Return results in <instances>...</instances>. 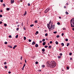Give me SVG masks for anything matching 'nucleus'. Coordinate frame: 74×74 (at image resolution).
I'll use <instances>...</instances> for the list:
<instances>
[{"label":"nucleus","instance_id":"0e129e2a","mask_svg":"<svg viewBox=\"0 0 74 74\" xmlns=\"http://www.w3.org/2000/svg\"><path fill=\"white\" fill-rule=\"evenodd\" d=\"M24 69V67H23L22 69V70H23Z\"/></svg>","mask_w":74,"mask_h":74},{"label":"nucleus","instance_id":"338daca9","mask_svg":"<svg viewBox=\"0 0 74 74\" xmlns=\"http://www.w3.org/2000/svg\"><path fill=\"white\" fill-rule=\"evenodd\" d=\"M25 63H26V60L25 59Z\"/></svg>","mask_w":74,"mask_h":74},{"label":"nucleus","instance_id":"6ab92c4d","mask_svg":"<svg viewBox=\"0 0 74 74\" xmlns=\"http://www.w3.org/2000/svg\"><path fill=\"white\" fill-rule=\"evenodd\" d=\"M38 62L37 61H36L35 62V64H38Z\"/></svg>","mask_w":74,"mask_h":74},{"label":"nucleus","instance_id":"b1692460","mask_svg":"<svg viewBox=\"0 0 74 74\" xmlns=\"http://www.w3.org/2000/svg\"><path fill=\"white\" fill-rule=\"evenodd\" d=\"M69 45H70V43H67V47H68Z\"/></svg>","mask_w":74,"mask_h":74},{"label":"nucleus","instance_id":"de8ad7c7","mask_svg":"<svg viewBox=\"0 0 74 74\" xmlns=\"http://www.w3.org/2000/svg\"><path fill=\"white\" fill-rule=\"evenodd\" d=\"M64 35V33H62V36H63Z\"/></svg>","mask_w":74,"mask_h":74},{"label":"nucleus","instance_id":"58836bf2","mask_svg":"<svg viewBox=\"0 0 74 74\" xmlns=\"http://www.w3.org/2000/svg\"><path fill=\"white\" fill-rule=\"evenodd\" d=\"M7 24L5 23L4 24V26L5 27V26H7Z\"/></svg>","mask_w":74,"mask_h":74},{"label":"nucleus","instance_id":"864d4df0","mask_svg":"<svg viewBox=\"0 0 74 74\" xmlns=\"http://www.w3.org/2000/svg\"><path fill=\"white\" fill-rule=\"evenodd\" d=\"M2 21H0V24H2Z\"/></svg>","mask_w":74,"mask_h":74},{"label":"nucleus","instance_id":"4468645a","mask_svg":"<svg viewBox=\"0 0 74 74\" xmlns=\"http://www.w3.org/2000/svg\"><path fill=\"white\" fill-rule=\"evenodd\" d=\"M55 43L57 45H58V44H59V43L57 41H56L55 42Z\"/></svg>","mask_w":74,"mask_h":74},{"label":"nucleus","instance_id":"ea45409f","mask_svg":"<svg viewBox=\"0 0 74 74\" xmlns=\"http://www.w3.org/2000/svg\"><path fill=\"white\" fill-rule=\"evenodd\" d=\"M48 46H45V48H47L48 47Z\"/></svg>","mask_w":74,"mask_h":74},{"label":"nucleus","instance_id":"f3484780","mask_svg":"<svg viewBox=\"0 0 74 74\" xmlns=\"http://www.w3.org/2000/svg\"><path fill=\"white\" fill-rule=\"evenodd\" d=\"M65 13L66 15H68V14H69V13L67 12H65Z\"/></svg>","mask_w":74,"mask_h":74},{"label":"nucleus","instance_id":"412c9836","mask_svg":"<svg viewBox=\"0 0 74 74\" xmlns=\"http://www.w3.org/2000/svg\"><path fill=\"white\" fill-rule=\"evenodd\" d=\"M24 40H26V37H24Z\"/></svg>","mask_w":74,"mask_h":74},{"label":"nucleus","instance_id":"37998d69","mask_svg":"<svg viewBox=\"0 0 74 74\" xmlns=\"http://www.w3.org/2000/svg\"><path fill=\"white\" fill-rule=\"evenodd\" d=\"M37 20H36L35 21V23H37Z\"/></svg>","mask_w":74,"mask_h":74},{"label":"nucleus","instance_id":"bb28decb","mask_svg":"<svg viewBox=\"0 0 74 74\" xmlns=\"http://www.w3.org/2000/svg\"><path fill=\"white\" fill-rule=\"evenodd\" d=\"M66 69L67 70H69V66H67L66 67Z\"/></svg>","mask_w":74,"mask_h":74},{"label":"nucleus","instance_id":"393cba45","mask_svg":"<svg viewBox=\"0 0 74 74\" xmlns=\"http://www.w3.org/2000/svg\"><path fill=\"white\" fill-rule=\"evenodd\" d=\"M4 67H5V69H7V66H5Z\"/></svg>","mask_w":74,"mask_h":74},{"label":"nucleus","instance_id":"0eeeda50","mask_svg":"<svg viewBox=\"0 0 74 74\" xmlns=\"http://www.w3.org/2000/svg\"><path fill=\"white\" fill-rule=\"evenodd\" d=\"M35 44H36V42H35L33 41L32 43V45H34Z\"/></svg>","mask_w":74,"mask_h":74},{"label":"nucleus","instance_id":"9b49d317","mask_svg":"<svg viewBox=\"0 0 74 74\" xmlns=\"http://www.w3.org/2000/svg\"><path fill=\"white\" fill-rule=\"evenodd\" d=\"M46 44V43H45V42H44L42 43L43 45H44V46Z\"/></svg>","mask_w":74,"mask_h":74},{"label":"nucleus","instance_id":"e433bc0d","mask_svg":"<svg viewBox=\"0 0 74 74\" xmlns=\"http://www.w3.org/2000/svg\"><path fill=\"white\" fill-rule=\"evenodd\" d=\"M2 17H3V16L1 14L0 15V18H2Z\"/></svg>","mask_w":74,"mask_h":74},{"label":"nucleus","instance_id":"c03bdc74","mask_svg":"<svg viewBox=\"0 0 74 74\" xmlns=\"http://www.w3.org/2000/svg\"><path fill=\"white\" fill-rule=\"evenodd\" d=\"M60 56H62V53H60Z\"/></svg>","mask_w":74,"mask_h":74},{"label":"nucleus","instance_id":"72a5a7b5","mask_svg":"<svg viewBox=\"0 0 74 74\" xmlns=\"http://www.w3.org/2000/svg\"><path fill=\"white\" fill-rule=\"evenodd\" d=\"M47 36H48V34L46 33L45 34V36H46V37H47Z\"/></svg>","mask_w":74,"mask_h":74},{"label":"nucleus","instance_id":"39448f33","mask_svg":"<svg viewBox=\"0 0 74 74\" xmlns=\"http://www.w3.org/2000/svg\"><path fill=\"white\" fill-rule=\"evenodd\" d=\"M55 25H53L52 26V30H53V29H55Z\"/></svg>","mask_w":74,"mask_h":74},{"label":"nucleus","instance_id":"a18cd8bd","mask_svg":"<svg viewBox=\"0 0 74 74\" xmlns=\"http://www.w3.org/2000/svg\"><path fill=\"white\" fill-rule=\"evenodd\" d=\"M0 1L1 3H2V2H3V0H1Z\"/></svg>","mask_w":74,"mask_h":74},{"label":"nucleus","instance_id":"c9c22d12","mask_svg":"<svg viewBox=\"0 0 74 74\" xmlns=\"http://www.w3.org/2000/svg\"><path fill=\"white\" fill-rule=\"evenodd\" d=\"M26 66V64H24L23 66V67H25V66Z\"/></svg>","mask_w":74,"mask_h":74},{"label":"nucleus","instance_id":"8fccbe9b","mask_svg":"<svg viewBox=\"0 0 74 74\" xmlns=\"http://www.w3.org/2000/svg\"><path fill=\"white\" fill-rule=\"evenodd\" d=\"M5 44H7V42H5Z\"/></svg>","mask_w":74,"mask_h":74},{"label":"nucleus","instance_id":"c756f323","mask_svg":"<svg viewBox=\"0 0 74 74\" xmlns=\"http://www.w3.org/2000/svg\"><path fill=\"white\" fill-rule=\"evenodd\" d=\"M53 33L54 34H56V33H57V32L56 31V32H53Z\"/></svg>","mask_w":74,"mask_h":74},{"label":"nucleus","instance_id":"2eb2a0df","mask_svg":"<svg viewBox=\"0 0 74 74\" xmlns=\"http://www.w3.org/2000/svg\"><path fill=\"white\" fill-rule=\"evenodd\" d=\"M48 48H49V49H51V48H52V46L50 45L49 46Z\"/></svg>","mask_w":74,"mask_h":74},{"label":"nucleus","instance_id":"6e6d98bb","mask_svg":"<svg viewBox=\"0 0 74 74\" xmlns=\"http://www.w3.org/2000/svg\"><path fill=\"white\" fill-rule=\"evenodd\" d=\"M70 60H73V58H70Z\"/></svg>","mask_w":74,"mask_h":74},{"label":"nucleus","instance_id":"3c124183","mask_svg":"<svg viewBox=\"0 0 74 74\" xmlns=\"http://www.w3.org/2000/svg\"><path fill=\"white\" fill-rule=\"evenodd\" d=\"M50 44H52V41H50Z\"/></svg>","mask_w":74,"mask_h":74},{"label":"nucleus","instance_id":"a19ab883","mask_svg":"<svg viewBox=\"0 0 74 74\" xmlns=\"http://www.w3.org/2000/svg\"><path fill=\"white\" fill-rule=\"evenodd\" d=\"M56 37L57 38H59V35H57Z\"/></svg>","mask_w":74,"mask_h":74},{"label":"nucleus","instance_id":"bf43d9fd","mask_svg":"<svg viewBox=\"0 0 74 74\" xmlns=\"http://www.w3.org/2000/svg\"><path fill=\"white\" fill-rule=\"evenodd\" d=\"M22 56H21V60H22Z\"/></svg>","mask_w":74,"mask_h":74},{"label":"nucleus","instance_id":"f257e3e1","mask_svg":"<svg viewBox=\"0 0 74 74\" xmlns=\"http://www.w3.org/2000/svg\"><path fill=\"white\" fill-rule=\"evenodd\" d=\"M47 65H49V66L51 68L55 67L56 66V62L54 61H51L50 64L49 63V61H48L47 62Z\"/></svg>","mask_w":74,"mask_h":74},{"label":"nucleus","instance_id":"7c9ffc66","mask_svg":"<svg viewBox=\"0 0 74 74\" xmlns=\"http://www.w3.org/2000/svg\"><path fill=\"white\" fill-rule=\"evenodd\" d=\"M57 25H60V23L58 22L57 23Z\"/></svg>","mask_w":74,"mask_h":74},{"label":"nucleus","instance_id":"13d9d810","mask_svg":"<svg viewBox=\"0 0 74 74\" xmlns=\"http://www.w3.org/2000/svg\"><path fill=\"white\" fill-rule=\"evenodd\" d=\"M39 42L40 43H41V42H42V40H40L39 41Z\"/></svg>","mask_w":74,"mask_h":74},{"label":"nucleus","instance_id":"473e14b6","mask_svg":"<svg viewBox=\"0 0 74 74\" xmlns=\"http://www.w3.org/2000/svg\"><path fill=\"white\" fill-rule=\"evenodd\" d=\"M33 26H34V25L32 24L30 25V27H33Z\"/></svg>","mask_w":74,"mask_h":74},{"label":"nucleus","instance_id":"49530a36","mask_svg":"<svg viewBox=\"0 0 74 74\" xmlns=\"http://www.w3.org/2000/svg\"><path fill=\"white\" fill-rule=\"evenodd\" d=\"M16 30L17 31H18V30H19V28H16Z\"/></svg>","mask_w":74,"mask_h":74},{"label":"nucleus","instance_id":"dca6fc26","mask_svg":"<svg viewBox=\"0 0 74 74\" xmlns=\"http://www.w3.org/2000/svg\"><path fill=\"white\" fill-rule=\"evenodd\" d=\"M2 5L4 7H5V3H3Z\"/></svg>","mask_w":74,"mask_h":74},{"label":"nucleus","instance_id":"09e8293b","mask_svg":"<svg viewBox=\"0 0 74 74\" xmlns=\"http://www.w3.org/2000/svg\"><path fill=\"white\" fill-rule=\"evenodd\" d=\"M4 64H7V62H5L4 63Z\"/></svg>","mask_w":74,"mask_h":74},{"label":"nucleus","instance_id":"7ed1b4c3","mask_svg":"<svg viewBox=\"0 0 74 74\" xmlns=\"http://www.w3.org/2000/svg\"><path fill=\"white\" fill-rule=\"evenodd\" d=\"M51 26H50V24H48L47 25V27L49 29H52V25H51Z\"/></svg>","mask_w":74,"mask_h":74},{"label":"nucleus","instance_id":"052dcab7","mask_svg":"<svg viewBox=\"0 0 74 74\" xmlns=\"http://www.w3.org/2000/svg\"><path fill=\"white\" fill-rule=\"evenodd\" d=\"M11 72H10V71H9L8 72V73L9 74H11Z\"/></svg>","mask_w":74,"mask_h":74},{"label":"nucleus","instance_id":"4c0bfd02","mask_svg":"<svg viewBox=\"0 0 74 74\" xmlns=\"http://www.w3.org/2000/svg\"><path fill=\"white\" fill-rule=\"evenodd\" d=\"M65 41H68V39H65Z\"/></svg>","mask_w":74,"mask_h":74},{"label":"nucleus","instance_id":"1a4fd4ad","mask_svg":"<svg viewBox=\"0 0 74 74\" xmlns=\"http://www.w3.org/2000/svg\"><path fill=\"white\" fill-rule=\"evenodd\" d=\"M16 47H17V45H14L13 48V49H15V48H16Z\"/></svg>","mask_w":74,"mask_h":74},{"label":"nucleus","instance_id":"2f4dec72","mask_svg":"<svg viewBox=\"0 0 74 74\" xmlns=\"http://www.w3.org/2000/svg\"><path fill=\"white\" fill-rule=\"evenodd\" d=\"M69 55L70 56H71L72 55V53H69Z\"/></svg>","mask_w":74,"mask_h":74},{"label":"nucleus","instance_id":"774afa93","mask_svg":"<svg viewBox=\"0 0 74 74\" xmlns=\"http://www.w3.org/2000/svg\"><path fill=\"white\" fill-rule=\"evenodd\" d=\"M46 40H48V38H46Z\"/></svg>","mask_w":74,"mask_h":74},{"label":"nucleus","instance_id":"f03ea898","mask_svg":"<svg viewBox=\"0 0 74 74\" xmlns=\"http://www.w3.org/2000/svg\"><path fill=\"white\" fill-rule=\"evenodd\" d=\"M71 26L72 27H74V18H72L71 20ZM72 30L74 31V28H72Z\"/></svg>","mask_w":74,"mask_h":74},{"label":"nucleus","instance_id":"5fc2aeb1","mask_svg":"<svg viewBox=\"0 0 74 74\" xmlns=\"http://www.w3.org/2000/svg\"><path fill=\"white\" fill-rule=\"evenodd\" d=\"M24 29L25 30H26V28H25V27H24Z\"/></svg>","mask_w":74,"mask_h":74},{"label":"nucleus","instance_id":"20e7f679","mask_svg":"<svg viewBox=\"0 0 74 74\" xmlns=\"http://www.w3.org/2000/svg\"><path fill=\"white\" fill-rule=\"evenodd\" d=\"M49 10H50V9L49 8L47 9L45 11V13H47L48 12V11H49Z\"/></svg>","mask_w":74,"mask_h":74},{"label":"nucleus","instance_id":"ddd939ff","mask_svg":"<svg viewBox=\"0 0 74 74\" xmlns=\"http://www.w3.org/2000/svg\"><path fill=\"white\" fill-rule=\"evenodd\" d=\"M42 52H45V49H42Z\"/></svg>","mask_w":74,"mask_h":74},{"label":"nucleus","instance_id":"6e6552de","mask_svg":"<svg viewBox=\"0 0 74 74\" xmlns=\"http://www.w3.org/2000/svg\"><path fill=\"white\" fill-rule=\"evenodd\" d=\"M27 14V12L26 11H25V14H23L24 16H25Z\"/></svg>","mask_w":74,"mask_h":74},{"label":"nucleus","instance_id":"4d7b16f0","mask_svg":"<svg viewBox=\"0 0 74 74\" xmlns=\"http://www.w3.org/2000/svg\"><path fill=\"white\" fill-rule=\"evenodd\" d=\"M50 23H51V20L50 21V22L49 23V25H50Z\"/></svg>","mask_w":74,"mask_h":74},{"label":"nucleus","instance_id":"423d86ee","mask_svg":"<svg viewBox=\"0 0 74 74\" xmlns=\"http://www.w3.org/2000/svg\"><path fill=\"white\" fill-rule=\"evenodd\" d=\"M14 3V0H11V4H12V3Z\"/></svg>","mask_w":74,"mask_h":74},{"label":"nucleus","instance_id":"a211bd4d","mask_svg":"<svg viewBox=\"0 0 74 74\" xmlns=\"http://www.w3.org/2000/svg\"><path fill=\"white\" fill-rule=\"evenodd\" d=\"M37 34H38V32L36 31V34H35L36 35H37Z\"/></svg>","mask_w":74,"mask_h":74},{"label":"nucleus","instance_id":"4be33fe9","mask_svg":"<svg viewBox=\"0 0 74 74\" xmlns=\"http://www.w3.org/2000/svg\"><path fill=\"white\" fill-rule=\"evenodd\" d=\"M45 39H43L42 40V42H44V41H45Z\"/></svg>","mask_w":74,"mask_h":74},{"label":"nucleus","instance_id":"603ef678","mask_svg":"<svg viewBox=\"0 0 74 74\" xmlns=\"http://www.w3.org/2000/svg\"><path fill=\"white\" fill-rule=\"evenodd\" d=\"M28 6H30V3H28Z\"/></svg>","mask_w":74,"mask_h":74},{"label":"nucleus","instance_id":"aec40b11","mask_svg":"<svg viewBox=\"0 0 74 74\" xmlns=\"http://www.w3.org/2000/svg\"><path fill=\"white\" fill-rule=\"evenodd\" d=\"M61 57H61V56H58V59H60V58H61Z\"/></svg>","mask_w":74,"mask_h":74},{"label":"nucleus","instance_id":"f704fd0d","mask_svg":"<svg viewBox=\"0 0 74 74\" xmlns=\"http://www.w3.org/2000/svg\"><path fill=\"white\" fill-rule=\"evenodd\" d=\"M9 38H11L12 37V36H11V35H9Z\"/></svg>","mask_w":74,"mask_h":74},{"label":"nucleus","instance_id":"cd10ccee","mask_svg":"<svg viewBox=\"0 0 74 74\" xmlns=\"http://www.w3.org/2000/svg\"><path fill=\"white\" fill-rule=\"evenodd\" d=\"M16 38H18V35H17L15 36Z\"/></svg>","mask_w":74,"mask_h":74},{"label":"nucleus","instance_id":"680f3d73","mask_svg":"<svg viewBox=\"0 0 74 74\" xmlns=\"http://www.w3.org/2000/svg\"><path fill=\"white\" fill-rule=\"evenodd\" d=\"M0 12H3V11L2 10H0Z\"/></svg>","mask_w":74,"mask_h":74},{"label":"nucleus","instance_id":"79ce46f5","mask_svg":"<svg viewBox=\"0 0 74 74\" xmlns=\"http://www.w3.org/2000/svg\"><path fill=\"white\" fill-rule=\"evenodd\" d=\"M28 41L29 42H31V41H32V40L30 39H29Z\"/></svg>","mask_w":74,"mask_h":74},{"label":"nucleus","instance_id":"c85d7f7f","mask_svg":"<svg viewBox=\"0 0 74 74\" xmlns=\"http://www.w3.org/2000/svg\"><path fill=\"white\" fill-rule=\"evenodd\" d=\"M6 10H7V11H9V10H10V9L9 8H7L6 9Z\"/></svg>","mask_w":74,"mask_h":74},{"label":"nucleus","instance_id":"69168bd1","mask_svg":"<svg viewBox=\"0 0 74 74\" xmlns=\"http://www.w3.org/2000/svg\"><path fill=\"white\" fill-rule=\"evenodd\" d=\"M59 19H61V17H60V16H59Z\"/></svg>","mask_w":74,"mask_h":74},{"label":"nucleus","instance_id":"9d476101","mask_svg":"<svg viewBox=\"0 0 74 74\" xmlns=\"http://www.w3.org/2000/svg\"><path fill=\"white\" fill-rule=\"evenodd\" d=\"M38 47V44H36L35 45V47L37 48Z\"/></svg>","mask_w":74,"mask_h":74},{"label":"nucleus","instance_id":"f8f14e48","mask_svg":"<svg viewBox=\"0 0 74 74\" xmlns=\"http://www.w3.org/2000/svg\"><path fill=\"white\" fill-rule=\"evenodd\" d=\"M8 47H9L10 48H12V46H11V45H8Z\"/></svg>","mask_w":74,"mask_h":74},{"label":"nucleus","instance_id":"a878e982","mask_svg":"<svg viewBox=\"0 0 74 74\" xmlns=\"http://www.w3.org/2000/svg\"><path fill=\"white\" fill-rule=\"evenodd\" d=\"M42 67H43V68H44V67H45V65H42Z\"/></svg>","mask_w":74,"mask_h":74},{"label":"nucleus","instance_id":"e2e57ef3","mask_svg":"<svg viewBox=\"0 0 74 74\" xmlns=\"http://www.w3.org/2000/svg\"><path fill=\"white\" fill-rule=\"evenodd\" d=\"M23 23H21V25H22V26H23Z\"/></svg>","mask_w":74,"mask_h":74},{"label":"nucleus","instance_id":"5701e85b","mask_svg":"<svg viewBox=\"0 0 74 74\" xmlns=\"http://www.w3.org/2000/svg\"><path fill=\"white\" fill-rule=\"evenodd\" d=\"M61 45L62 46H64V43H61Z\"/></svg>","mask_w":74,"mask_h":74}]
</instances>
